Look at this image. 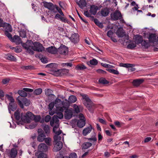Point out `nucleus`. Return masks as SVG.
I'll list each match as a JSON object with an SVG mask.
<instances>
[{
  "label": "nucleus",
  "mask_w": 158,
  "mask_h": 158,
  "mask_svg": "<svg viewBox=\"0 0 158 158\" xmlns=\"http://www.w3.org/2000/svg\"><path fill=\"white\" fill-rule=\"evenodd\" d=\"M148 37V40L150 43L154 44L155 42H156L157 35L156 33H149Z\"/></svg>",
  "instance_id": "nucleus-9"
},
{
  "label": "nucleus",
  "mask_w": 158,
  "mask_h": 158,
  "mask_svg": "<svg viewBox=\"0 0 158 158\" xmlns=\"http://www.w3.org/2000/svg\"><path fill=\"white\" fill-rule=\"evenodd\" d=\"M14 116L15 119L17 120H19L20 118V112L18 110L15 111L14 113Z\"/></svg>",
  "instance_id": "nucleus-33"
},
{
  "label": "nucleus",
  "mask_w": 158,
  "mask_h": 158,
  "mask_svg": "<svg viewBox=\"0 0 158 158\" xmlns=\"http://www.w3.org/2000/svg\"><path fill=\"white\" fill-rule=\"evenodd\" d=\"M62 103L61 100L58 98H57L55 100V104L59 106Z\"/></svg>",
  "instance_id": "nucleus-54"
},
{
  "label": "nucleus",
  "mask_w": 158,
  "mask_h": 158,
  "mask_svg": "<svg viewBox=\"0 0 158 158\" xmlns=\"http://www.w3.org/2000/svg\"><path fill=\"white\" fill-rule=\"evenodd\" d=\"M62 65L63 67L67 66H69L70 67H72L73 66V64L72 63H63L62 64Z\"/></svg>",
  "instance_id": "nucleus-61"
},
{
  "label": "nucleus",
  "mask_w": 158,
  "mask_h": 158,
  "mask_svg": "<svg viewBox=\"0 0 158 158\" xmlns=\"http://www.w3.org/2000/svg\"><path fill=\"white\" fill-rule=\"evenodd\" d=\"M110 12V10L107 7L102 9L101 11V14L103 16L106 17L107 16Z\"/></svg>",
  "instance_id": "nucleus-19"
},
{
  "label": "nucleus",
  "mask_w": 158,
  "mask_h": 158,
  "mask_svg": "<svg viewBox=\"0 0 158 158\" xmlns=\"http://www.w3.org/2000/svg\"><path fill=\"white\" fill-rule=\"evenodd\" d=\"M86 68V67L83 64H78L75 67V69L77 70H84Z\"/></svg>",
  "instance_id": "nucleus-28"
},
{
  "label": "nucleus",
  "mask_w": 158,
  "mask_h": 158,
  "mask_svg": "<svg viewBox=\"0 0 158 158\" xmlns=\"http://www.w3.org/2000/svg\"><path fill=\"white\" fill-rule=\"evenodd\" d=\"M22 102L23 104L26 106H28L30 104V101L26 98H23L22 100Z\"/></svg>",
  "instance_id": "nucleus-37"
},
{
  "label": "nucleus",
  "mask_w": 158,
  "mask_h": 158,
  "mask_svg": "<svg viewBox=\"0 0 158 158\" xmlns=\"http://www.w3.org/2000/svg\"><path fill=\"white\" fill-rule=\"evenodd\" d=\"M131 65H132V64H130L120 63L119 64V66H120L127 68H128L129 67H131Z\"/></svg>",
  "instance_id": "nucleus-45"
},
{
  "label": "nucleus",
  "mask_w": 158,
  "mask_h": 158,
  "mask_svg": "<svg viewBox=\"0 0 158 158\" xmlns=\"http://www.w3.org/2000/svg\"><path fill=\"white\" fill-rule=\"evenodd\" d=\"M34 115L31 112L28 111L26 114V119L27 122H29L30 120H32Z\"/></svg>",
  "instance_id": "nucleus-22"
},
{
  "label": "nucleus",
  "mask_w": 158,
  "mask_h": 158,
  "mask_svg": "<svg viewBox=\"0 0 158 158\" xmlns=\"http://www.w3.org/2000/svg\"><path fill=\"white\" fill-rule=\"evenodd\" d=\"M80 3L78 2H77V4L81 8L82 7L85 6L87 4V3L85 0H80Z\"/></svg>",
  "instance_id": "nucleus-26"
},
{
  "label": "nucleus",
  "mask_w": 158,
  "mask_h": 158,
  "mask_svg": "<svg viewBox=\"0 0 158 158\" xmlns=\"http://www.w3.org/2000/svg\"><path fill=\"white\" fill-rule=\"evenodd\" d=\"M94 23L95 24L98 26L99 27L102 28L103 27V25L102 23L100 22L98 19H95L94 20Z\"/></svg>",
  "instance_id": "nucleus-38"
},
{
  "label": "nucleus",
  "mask_w": 158,
  "mask_h": 158,
  "mask_svg": "<svg viewBox=\"0 0 158 158\" xmlns=\"http://www.w3.org/2000/svg\"><path fill=\"white\" fill-rule=\"evenodd\" d=\"M69 70L65 69H58L56 68H52L50 71V73L58 77L66 75L69 73Z\"/></svg>",
  "instance_id": "nucleus-3"
},
{
  "label": "nucleus",
  "mask_w": 158,
  "mask_h": 158,
  "mask_svg": "<svg viewBox=\"0 0 158 158\" xmlns=\"http://www.w3.org/2000/svg\"><path fill=\"white\" fill-rule=\"evenodd\" d=\"M143 41L142 36L139 35H136L135 36V42L138 44H141Z\"/></svg>",
  "instance_id": "nucleus-23"
},
{
  "label": "nucleus",
  "mask_w": 158,
  "mask_h": 158,
  "mask_svg": "<svg viewBox=\"0 0 158 158\" xmlns=\"http://www.w3.org/2000/svg\"><path fill=\"white\" fill-rule=\"evenodd\" d=\"M136 44L133 43H131L127 45V48L129 49H132L136 47Z\"/></svg>",
  "instance_id": "nucleus-50"
},
{
  "label": "nucleus",
  "mask_w": 158,
  "mask_h": 158,
  "mask_svg": "<svg viewBox=\"0 0 158 158\" xmlns=\"http://www.w3.org/2000/svg\"><path fill=\"white\" fill-rule=\"evenodd\" d=\"M43 3L44 7L49 10L50 9V7L52 4L51 2H48L44 1L43 2Z\"/></svg>",
  "instance_id": "nucleus-40"
},
{
  "label": "nucleus",
  "mask_w": 158,
  "mask_h": 158,
  "mask_svg": "<svg viewBox=\"0 0 158 158\" xmlns=\"http://www.w3.org/2000/svg\"><path fill=\"white\" fill-rule=\"evenodd\" d=\"M48 147L46 144L41 143H40L38 147L39 152H46L48 151Z\"/></svg>",
  "instance_id": "nucleus-12"
},
{
  "label": "nucleus",
  "mask_w": 158,
  "mask_h": 158,
  "mask_svg": "<svg viewBox=\"0 0 158 158\" xmlns=\"http://www.w3.org/2000/svg\"><path fill=\"white\" fill-rule=\"evenodd\" d=\"M41 119V117L40 115H34L32 120L35 121L36 122H39Z\"/></svg>",
  "instance_id": "nucleus-46"
},
{
  "label": "nucleus",
  "mask_w": 158,
  "mask_h": 158,
  "mask_svg": "<svg viewBox=\"0 0 158 158\" xmlns=\"http://www.w3.org/2000/svg\"><path fill=\"white\" fill-rule=\"evenodd\" d=\"M106 70L109 73L113 74L116 75H118L119 74V72L117 70L110 69H106Z\"/></svg>",
  "instance_id": "nucleus-36"
},
{
  "label": "nucleus",
  "mask_w": 158,
  "mask_h": 158,
  "mask_svg": "<svg viewBox=\"0 0 158 158\" xmlns=\"http://www.w3.org/2000/svg\"><path fill=\"white\" fill-rule=\"evenodd\" d=\"M99 9L98 6L94 5H91L89 12L92 14L95 15L96 14L97 10Z\"/></svg>",
  "instance_id": "nucleus-15"
},
{
  "label": "nucleus",
  "mask_w": 158,
  "mask_h": 158,
  "mask_svg": "<svg viewBox=\"0 0 158 158\" xmlns=\"http://www.w3.org/2000/svg\"><path fill=\"white\" fill-rule=\"evenodd\" d=\"M65 100L66 102H62V103L63 106L66 107V109H68V108L69 106V103H70L69 100L68 101L66 99H65Z\"/></svg>",
  "instance_id": "nucleus-42"
},
{
  "label": "nucleus",
  "mask_w": 158,
  "mask_h": 158,
  "mask_svg": "<svg viewBox=\"0 0 158 158\" xmlns=\"http://www.w3.org/2000/svg\"><path fill=\"white\" fill-rule=\"evenodd\" d=\"M144 81L143 79H135L133 80L132 84L133 86L138 87L142 84Z\"/></svg>",
  "instance_id": "nucleus-14"
},
{
  "label": "nucleus",
  "mask_w": 158,
  "mask_h": 158,
  "mask_svg": "<svg viewBox=\"0 0 158 158\" xmlns=\"http://www.w3.org/2000/svg\"><path fill=\"white\" fill-rule=\"evenodd\" d=\"M98 143H100V142L103 139V137L100 132H98Z\"/></svg>",
  "instance_id": "nucleus-63"
},
{
  "label": "nucleus",
  "mask_w": 158,
  "mask_h": 158,
  "mask_svg": "<svg viewBox=\"0 0 158 158\" xmlns=\"http://www.w3.org/2000/svg\"><path fill=\"white\" fill-rule=\"evenodd\" d=\"M54 139L55 142H57L61 140V137L59 135H55L54 137Z\"/></svg>",
  "instance_id": "nucleus-53"
},
{
  "label": "nucleus",
  "mask_w": 158,
  "mask_h": 158,
  "mask_svg": "<svg viewBox=\"0 0 158 158\" xmlns=\"http://www.w3.org/2000/svg\"><path fill=\"white\" fill-rule=\"evenodd\" d=\"M96 71L99 73H102L105 74H106L107 73V72L106 71L100 69H97L96 70Z\"/></svg>",
  "instance_id": "nucleus-62"
},
{
  "label": "nucleus",
  "mask_w": 158,
  "mask_h": 158,
  "mask_svg": "<svg viewBox=\"0 0 158 158\" xmlns=\"http://www.w3.org/2000/svg\"><path fill=\"white\" fill-rule=\"evenodd\" d=\"M57 52L60 54L66 55L68 52V48L65 45L61 44L57 49Z\"/></svg>",
  "instance_id": "nucleus-7"
},
{
  "label": "nucleus",
  "mask_w": 158,
  "mask_h": 158,
  "mask_svg": "<svg viewBox=\"0 0 158 158\" xmlns=\"http://www.w3.org/2000/svg\"><path fill=\"white\" fill-rule=\"evenodd\" d=\"M43 129L46 134H49L50 133L49 126L48 125H45Z\"/></svg>",
  "instance_id": "nucleus-43"
},
{
  "label": "nucleus",
  "mask_w": 158,
  "mask_h": 158,
  "mask_svg": "<svg viewBox=\"0 0 158 158\" xmlns=\"http://www.w3.org/2000/svg\"><path fill=\"white\" fill-rule=\"evenodd\" d=\"M31 48L34 51L38 52H42L44 50V47L42 44L39 42H34L33 46H32Z\"/></svg>",
  "instance_id": "nucleus-4"
},
{
  "label": "nucleus",
  "mask_w": 158,
  "mask_h": 158,
  "mask_svg": "<svg viewBox=\"0 0 158 158\" xmlns=\"http://www.w3.org/2000/svg\"><path fill=\"white\" fill-rule=\"evenodd\" d=\"M9 32V31H4V34L11 41L12 38V35Z\"/></svg>",
  "instance_id": "nucleus-48"
},
{
  "label": "nucleus",
  "mask_w": 158,
  "mask_h": 158,
  "mask_svg": "<svg viewBox=\"0 0 158 158\" xmlns=\"http://www.w3.org/2000/svg\"><path fill=\"white\" fill-rule=\"evenodd\" d=\"M98 81L100 84L102 85L107 84L109 83V82L106 80L105 78L102 77L100 78Z\"/></svg>",
  "instance_id": "nucleus-30"
},
{
  "label": "nucleus",
  "mask_w": 158,
  "mask_h": 158,
  "mask_svg": "<svg viewBox=\"0 0 158 158\" xmlns=\"http://www.w3.org/2000/svg\"><path fill=\"white\" fill-rule=\"evenodd\" d=\"M96 133L95 132H94L93 135L94 137H93V136H92L91 138H87V139L89 140L90 141H91V140H93L94 141L93 143H94V142H96L97 140V138L96 137Z\"/></svg>",
  "instance_id": "nucleus-47"
},
{
  "label": "nucleus",
  "mask_w": 158,
  "mask_h": 158,
  "mask_svg": "<svg viewBox=\"0 0 158 158\" xmlns=\"http://www.w3.org/2000/svg\"><path fill=\"white\" fill-rule=\"evenodd\" d=\"M77 100V98L76 96L72 95L70 96L69 98V101L70 103H74Z\"/></svg>",
  "instance_id": "nucleus-31"
},
{
  "label": "nucleus",
  "mask_w": 158,
  "mask_h": 158,
  "mask_svg": "<svg viewBox=\"0 0 158 158\" xmlns=\"http://www.w3.org/2000/svg\"><path fill=\"white\" fill-rule=\"evenodd\" d=\"M5 58L11 61H15L16 60V58L13 56L10 53H8L5 55Z\"/></svg>",
  "instance_id": "nucleus-24"
},
{
  "label": "nucleus",
  "mask_w": 158,
  "mask_h": 158,
  "mask_svg": "<svg viewBox=\"0 0 158 158\" xmlns=\"http://www.w3.org/2000/svg\"><path fill=\"white\" fill-rule=\"evenodd\" d=\"M20 117L22 121L24 120L25 119H26V114L25 115L23 113H22L21 114Z\"/></svg>",
  "instance_id": "nucleus-64"
},
{
  "label": "nucleus",
  "mask_w": 158,
  "mask_h": 158,
  "mask_svg": "<svg viewBox=\"0 0 158 158\" xmlns=\"http://www.w3.org/2000/svg\"><path fill=\"white\" fill-rule=\"evenodd\" d=\"M21 68L24 70H32L35 69L34 67L32 65L23 66Z\"/></svg>",
  "instance_id": "nucleus-32"
},
{
  "label": "nucleus",
  "mask_w": 158,
  "mask_h": 158,
  "mask_svg": "<svg viewBox=\"0 0 158 158\" xmlns=\"http://www.w3.org/2000/svg\"><path fill=\"white\" fill-rule=\"evenodd\" d=\"M46 51L52 54H56L57 52V49L54 46H51L47 48Z\"/></svg>",
  "instance_id": "nucleus-16"
},
{
  "label": "nucleus",
  "mask_w": 158,
  "mask_h": 158,
  "mask_svg": "<svg viewBox=\"0 0 158 158\" xmlns=\"http://www.w3.org/2000/svg\"><path fill=\"white\" fill-rule=\"evenodd\" d=\"M55 103L54 102H50L48 105V109L49 110H52L54 107Z\"/></svg>",
  "instance_id": "nucleus-58"
},
{
  "label": "nucleus",
  "mask_w": 158,
  "mask_h": 158,
  "mask_svg": "<svg viewBox=\"0 0 158 158\" xmlns=\"http://www.w3.org/2000/svg\"><path fill=\"white\" fill-rule=\"evenodd\" d=\"M92 129V127L91 125L90 126L85 128L83 131L82 134L84 136L90 133Z\"/></svg>",
  "instance_id": "nucleus-17"
},
{
  "label": "nucleus",
  "mask_w": 158,
  "mask_h": 158,
  "mask_svg": "<svg viewBox=\"0 0 158 158\" xmlns=\"http://www.w3.org/2000/svg\"><path fill=\"white\" fill-rule=\"evenodd\" d=\"M56 9L61 15L63 16H64V15L61 9L59 8L57 5H56Z\"/></svg>",
  "instance_id": "nucleus-55"
},
{
  "label": "nucleus",
  "mask_w": 158,
  "mask_h": 158,
  "mask_svg": "<svg viewBox=\"0 0 158 158\" xmlns=\"http://www.w3.org/2000/svg\"><path fill=\"white\" fill-rule=\"evenodd\" d=\"M92 145L91 143L89 142H84L81 145L82 149L84 151H85V150L88 149Z\"/></svg>",
  "instance_id": "nucleus-21"
},
{
  "label": "nucleus",
  "mask_w": 158,
  "mask_h": 158,
  "mask_svg": "<svg viewBox=\"0 0 158 158\" xmlns=\"http://www.w3.org/2000/svg\"><path fill=\"white\" fill-rule=\"evenodd\" d=\"M77 156L75 152L71 153L69 155V158H77Z\"/></svg>",
  "instance_id": "nucleus-59"
},
{
  "label": "nucleus",
  "mask_w": 158,
  "mask_h": 158,
  "mask_svg": "<svg viewBox=\"0 0 158 158\" xmlns=\"http://www.w3.org/2000/svg\"><path fill=\"white\" fill-rule=\"evenodd\" d=\"M53 92V91L50 89H46L45 90V94L47 96H48L49 95L53 96L54 94H52Z\"/></svg>",
  "instance_id": "nucleus-29"
},
{
  "label": "nucleus",
  "mask_w": 158,
  "mask_h": 158,
  "mask_svg": "<svg viewBox=\"0 0 158 158\" xmlns=\"http://www.w3.org/2000/svg\"><path fill=\"white\" fill-rule=\"evenodd\" d=\"M73 112L71 110L66 109L64 111V116L66 119L69 120L72 117Z\"/></svg>",
  "instance_id": "nucleus-10"
},
{
  "label": "nucleus",
  "mask_w": 158,
  "mask_h": 158,
  "mask_svg": "<svg viewBox=\"0 0 158 158\" xmlns=\"http://www.w3.org/2000/svg\"><path fill=\"white\" fill-rule=\"evenodd\" d=\"M17 154V151L15 148H12L10 150V153L9 156L11 158H15Z\"/></svg>",
  "instance_id": "nucleus-20"
},
{
  "label": "nucleus",
  "mask_w": 158,
  "mask_h": 158,
  "mask_svg": "<svg viewBox=\"0 0 158 158\" xmlns=\"http://www.w3.org/2000/svg\"><path fill=\"white\" fill-rule=\"evenodd\" d=\"M18 94L21 97L24 98L27 96V94L23 90H18Z\"/></svg>",
  "instance_id": "nucleus-35"
},
{
  "label": "nucleus",
  "mask_w": 158,
  "mask_h": 158,
  "mask_svg": "<svg viewBox=\"0 0 158 158\" xmlns=\"http://www.w3.org/2000/svg\"><path fill=\"white\" fill-rule=\"evenodd\" d=\"M5 27L6 30L5 31H8L12 32V28L11 26V25L9 23H6V24H5Z\"/></svg>",
  "instance_id": "nucleus-39"
},
{
  "label": "nucleus",
  "mask_w": 158,
  "mask_h": 158,
  "mask_svg": "<svg viewBox=\"0 0 158 158\" xmlns=\"http://www.w3.org/2000/svg\"><path fill=\"white\" fill-rule=\"evenodd\" d=\"M60 20L62 22L64 23H69V21L66 18H65L64 17L61 16Z\"/></svg>",
  "instance_id": "nucleus-60"
},
{
  "label": "nucleus",
  "mask_w": 158,
  "mask_h": 158,
  "mask_svg": "<svg viewBox=\"0 0 158 158\" xmlns=\"http://www.w3.org/2000/svg\"><path fill=\"white\" fill-rule=\"evenodd\" d=\"M89 63L92 65H96L98 64V61L96 59L94 58L90 60Z\"/></svg>",
  "instance_id": "nucleus-44"
},
{
  "label": "nucleus",
  "mask_w": 158,
  "mask_h": 158,
  "mask_svg": "<svg viewBox=\"0 0 158 158\" xmlns=\"http://www.w3.org/2000/svg\"><path fill=\"white\" fill-rule=\"evenodd\" d=\"M44 140L45 141V143L48 145L50 146L51 145L50 142L51 141V139L50 138L45 137V139H44Z\"/></svg>",
  "instance_id": "nucleus-52"
},
{
  "label": "nucleus",
  "mask_w": 158,
  "mask_h": 158,
  "mask_svg": "<svg viewBox=\"0 0 158 158\" xmlns=\"http://www.w3.org/2000/svg\"><path fill=\"white\" fill-rule=\"evenodd\" d=\"M42 91V89L40 88L36 89L33 92L34 94L35 95H40Z\"/></svg>",
  "instance_id": "nucleus-41"
},
{
  "label": "nucleus",
  "mask_w": 158,
  "mask_h": 158,
  "mask_svg": "<svg viewBox=\"0 0 158 158\" xmlns=\"http://www.w3.org/2000/svg\"><path fill=\"white\" fill-rule=\"evenodd\" d=\"M45 155L46 154L44 153L39 151L38 152L35 154V156H37L38 158H46V157H45Z\"/></svg>",
  "instance_id": "nucleus-34"
},
{
  "label": "nucleus",
  "mask_w": 158,
  "mask_h": 158,
  "mask_svg": "<svg viewBox=\"0 0 158 158\" xmlns=\"http://www.w3.org/2000/svg\"><path fill=\"white\" fill-rule=\"evenodd\" d=\"M38 135L37 140L39 142H43L46 137L44 131L41 128L38 129L37 131Z\"/></svg>",
  "instance_id": "nucleus-5"
},
{
  "label": "nucleus",
  "mask_w": 158,
  "mask_h": 158,
  "mask_svg": "<svg viewBox=\"0 0 158 158\" xmlns=\"http://www.w3.org/2000/svg\"><path fill=\"white\" fill-rule=\"evenodd\" d=\"M111 19L112 20L116 21L118 19L122 18V15L121 12L118 10H116L113 13H111L110 15Z\"/></svg>",
  "instance_id": "nucleus-6"
},
{
  "label": "nucleus",
  "mask_w": 158,
  "mask_h": 158,
  "mask_svg": "<svg viewBox=\"0 0 158 158\" xmlns=\"http://www.w3.org/2000/svg\"><path fill=\"white\" fill-rule=\"evenodd\" d=\"M32 45H28V48L26 49V52L30 55H33L34 52L32 49L31 48Z\"/></svg>",
  "instance_id": "nucleus-27"
},
{
  "label": "nucleus",
  "mask_w": 158,
  "mask_h": 158,
  "mask_svg": "<svg viewBox=\"0 0 158 158\" xmlns=\"http://www.w3.org/2000/svg\"><path fill=\"white\" fill-rule=\"evenodd\" d=\"M73 108L74 111L76 113H78L80 112V110L78 106L76 104L73 105Z\"/></svg>",
  "instance_id": "nucleus-51"
},
{
  "label": "nucleus",
  "mask_w": 158,
  "mask_h": 158,
  "mask_svg": "<svg viewBox=\"0 0 158 158\" xmlns=\"http://www.w3.org/2000/svg\"><path fill=\"white\" fill-rule=\"evenodd\" d=\"M73 121L77 123V125L78 127L81 128L83 127L85 124V119H81L77 120L76 119L73 120Z\"/></svg>",
  "instance_id": "nucleus-11"
},
{
  "label": "nucleus",
  "mask_w": 158,
  "mask_h": 158,
  "mask_svg": "<svg viewBox=\"0 0 158 158\" xmlns=\"http://www.w3.org/2000/svg\"><path fill=\"white\" fill-rule=\"evenodd\" d=\"M19 97H18V98L16 99L17 100V101L18 102V103L20 107L22 109L23 108L24 106L23 105V102H22L21 101H20L19 99Z\"/></svg>",
  "instance_id": "nucleus-57"
},
{
  "label": "nucleus",
  "mask_w": 158,
  "mask_h": 158,
  "mask_svg": "<svg viewBox=\"0 0 158 158\" xmlns=\"http://www.w3.org/2000/svg\"><path fill=\"white\" fill-rule=\"evenodd\" d=\"M125 32L123 31V28H119L117 31L116 34L119 37H123L124 35Z\"/></svg>",
  "instance_id": "nucleus-25"
},
{
  "label": "nucleus",
  "mask_w": 158,
  "mask_h": 158,
  "mask_svg": "<svg viewBox=\"0 0 158 158\" xmlns=\"http://www.w3.org/2000/svg\"><path fill=\"white\" fill-rule=\"evenodd\" d=\"M55 142L56 143L53 147V151L54 152H56L59 151L63 147V144L62 142L60 141Z\"/></svg>",
  "instance_id": "nucleus-13"
},
{
  "label": "nucleus",
  "mask_w": 158,
  "mask_h": 158,
  "mask_svg": "<svg viewBox=\"0 0 158 158\" xmlns=\"http://www.w3.org/2000/svg\"><path fill=\"white\" fill-rule=\"evenodd\" d=\"M19 35L20 36L23 38L26 37V33L24 30H23L19 32Z\"/></svg>",
  "instance_id": "nucleus-49"
},
{
  "label": "nucleus",
  "mask_w": 158,
  "mask_h": 158,
  "mask_svg": "<svg viewBox=\"0 0 158 158\" xmlns=\"http://www.w3.org/2000/svg\"><path fill=\"white\" fill-rule=\"evenodd\" d=\"M142 45L143 46L145 47V48H148L149 45L148 42L147 40H143L142 42Z\"/></svg>",
  "instance_id": "nucleus-56"
},
{
  "label": "nucleus",
  "mask_w": 158,
  "mask_h": 158,
  "mask_svg": "<svg viewBox=\"0 0 158 158\" xmlns=\"http://www.w3.org/2000/svg\"><path fill=\"white\" fill-rule=\"evenodd\" d=\"M69 38L71 41L75 44H77L79 41V36L77 33H74Z\"/></svg>",
  "instance_id": "nucleus-8"
},
{
  "label": "nucleus",
  "mask_w": 158,
  "mask_h": 158,
  "mask_svg": "<svg viewBox=\"0 0 158 158\" xmlns=\"http://www.w3.org/2000/svg\"><path fill=\"white\" fill-rule=\"evenodd\" d=\"M12 42H15L17 44H19L21 42V40L19 36L15 35L11 40Z\"/></svg>",
  "instance_id": "nucleus-18"
},
{
  "label": "nucleus",
  "mask_w": 158,
  "mask_h": 158,
  "mask_svg": "<svg viewBox=\"0 0 158 158\" xmlns=\"http://www.w3.org/2000/svg\"><path fill=\"white\" fill-rule=\"evenodd\" d=\"M80 95L82 97L81 98L82 102L89 110H91L94 104L88 95L83 93H80Z\"/></svg>",
  "instance_id": "nucleus-1"
},
{
  "label": "nucleus",
  "mask_w": 158,
  "mask_h": 158,
  "mask_svg": "<svg viewBox=\"0 0 158 158\" xmlns=\"http://www.w3.org/2000/svg\"><path fill=\"white\" fill-rule=\"evenodd\" d=\"M5 96L10 101V103L8 106V109L9 113L11 114V111H15L17 108V105L15 102V100L13 97L11 95L6 94Z\"/></svg>",
  "instance_id": "nucleus-2"
}]
</instances>
